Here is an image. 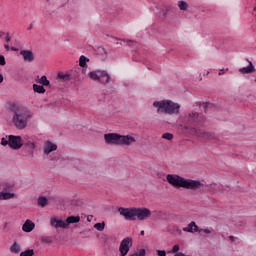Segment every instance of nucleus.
I'll return each mask as SVG.
<instances>
[{
    "label": "nucleus",
    "instance_id": "20",
    "mask_svg": "<svg viewBox=\"0 0 256 256\" xmlns=\"http://www.w3.org/2000/svg\"><path fill=\"white\" fill-rule=\"evenodd\" d=\"M178 7H179L180 11H188L189 3H187V1H185V0H179Z\"/></svg>",
    "mask_w": 256,
    "mask_h": 256
},
{
    "label": "nucleus",
    "instance_id": "31",
    "mask_svg": "<svg viewBox=\"0 0 256 256\" xmlns=\"http://www.w3.org/2000/svg\"><path fill=\"white\" fill-rule=\"evenodd\" d=\"M58 79H62V81H69V74H65V73H59L58 74Z\"/></svg>",
    "mask_w": 256,
    "mask_h": 256
},
{
    "label": "nucleus",
    "instance_id": "35",
    "mask_svg": "<svg viewBox=\"0 0 256 256\" xmlns=\"http://www.w3.org/2000/svg\"><path fill=\"white\" fill-rule=\"evenodd\" d=\"M161 15H162V17H167V15H169V9H163V10H161Z\"/></svg>",
    "mask_w": 256,
    "mask_h": 256
},
{
    "label": "nucleus",
    "instance_id": "2",
    "mask_svg": "<svg viewBox=\"0 0 256 256\" xmlns=\"http://www.w3.org/2000/svg\"><path fill=\"white\" fill-rule=\"evenodd\" d=\"M9 111L13 113L12 122L16 129H25L27 127V123H29V119L33 117L31 111L25 109V107L19 104H11L9 106Z\"/></svg>",
    "mask_w": 256,
    "mask_h": 256
},
{
    "label": "nucleus",
    "instance_id": "39",
    "mask_svg": "<svg viewBox=\"0 0 256 256\" xmlns=\"http://www.w3.org/2000/svg\"><path fill=\"white\" fill-rule=\"evenodd\" d=\"M199 233H206L207 235L211 234V231L209 229H198Z\"/></svg>",
    "mask_w": 256,
    "mask_h": 256
},
{
    "label": "nucleus",
    "instance_id": "1",
    "mask_svg": "<svg viewBox=\"0 0 256 256\" xmlns=\"http://www.w3.org/2000/svg\"><path fill=\"white\" fill-rule=\"evenodd\" d=\"M166 179L172 187L176 189H189L190 191H201L205 184L200 180L186 179L177 174H168Z\"/></svg>",
    "mask_w": 256,
    "mask_h": 256
},
{
    "label": "nucleus",
    "instance_id": "50",
    "mask_svg": "<svg viewBox=\"0 0 256 256\" xmlns=\"http://www.w3.org/2000/svg\"><path fill=\"white\" fill-rule=\"evenodd\" d=\"M32 27H33V26L31 25V26H30V29H31Z\"/></svg>",
    "mask_w": 256,
    "mask_h": 256
},
{
    "label": "nucleus",
    "instance_id": "18",
    "mask_svg": "<svg viewBox=\"0 0 256 256\" xmlns=\"http://www.w3.org/2000/svg\"><path fill=\"white\" fill-rule=\"evenodd\" d=\"M14 197H15V193L5 192V191L0 192V201H7L9 199H13Z\"/></svg>",
    "mask_w": 256,
    "mask_h": 256
},
{
    "label": "nucleus",
    "instance_id": "36",
    "mask_svg": "<svg viewBox=\"0 0 256 256\" xmlns=\"http://www.w3.org/2000/svg\"><path fill=\"white\" fill-rule=\"evenodd\" d=\"M41 241L42 243H52V240L49 237H42Z\"/></svg>",
    "mask_w": 256,
    "mask_h": 256
},
{
    "label": "nucleus",
    "instance_id": "10",
    "mask_svg": "<svg viewBox=\"0 0 256 256\" xmlns=\"http://www.w3.org/2000/svg\"><path fill=\"white\" fill-rule=\"evenodd\" d=\"M50 226L53 227V229H67L65 220H61L58 217L50 218Z\"/></svg>",
    "mask_w": 256,
    "mask_h": 256
},
{
    "label": "nucleus",
    "instance_id": "16",
    "mask_svg": "<svg viewBox=\"0 0 256 256\" xmlns=\"http://www.w3.org/2000/svg\"><path fill=\"white\" fill-rule=\"evenodd\" d=\"M53 151H57V145L51 142H47L43 149L44 155H49V153H53Z\"/></svg>",
    "mask_w": 256,
    "mask_h": 256
},
{
    "label": "nucleus",
    "instance_id": "43",
    "mask_svg": "<svg viewBox=\"0 0 256 256\" xmlns=\"http://www.w3.org/2000/svg\"><path fill=\"white\" fill-rule=\"evenodd\" d=\"M4 47H5L6 51H9V49H10L9 44H6Z\"/></svg>",
    "mask_w": 256,
    "mask_h": 256
},
{
    "label": "nucleus",
    "instance_id": "11",
    "mask_svg": "<svg viewBox=\"0 0 256 256\" xmlns=\"http://www.w3.org/2000/svg\"><path fill=\"white\" fill-rule=\"evenodd\" d=\"M20 55L26 63H33L35 61V54L31 50H21Z\"/></svg>",
    "mask_w": 256,
    "mask_h": 256
},
{
    "label": "nucleus",
    "instance_id": "21",
    "mask_svg": "<svg viewBox=\"0 0 256 256\" xmlns=\"http://www.w3.org/2000/svg\"><path fill=\"white\" fill-rule=\"evenodd\" d=\"M37 83L42 85V87H49V85H51V82L49 81V79H47V76L45 75L38 79Z\"/></svg>",
    "mask_w": 256,
    "mask_h": 256
},
{
    "label": "nucleus",
    "instance_id": "33",
    "mask_svg": "<svg viewBox=\"0 0 256 256\" xmlns=\"http://www.w3.org/2000/svg\"><path fill=\"white\" fill-rule=\"evenodd\" d=\"M26 146L28 147V149H35L36 147L35 142H31V141H28L26 143Z\"/></svg>",
    "mask_w": 256,
    "mask_h": 256
},
{
    "label": "nucleus",
    "instance_id": "12",
    "mask_svg": "<svg viewBox=\"0 0 256 256\" xmlns=\"http://www.w3.org/2000/svg\"><path fill=\"white\" fill-rule=\"evenodd\" d=\"M183 231H185L186 233H198L199 226H197V224L194 221H192L188 224L187 227L183 228Z\"/></svg>",
    "mask_w": 256,
    "mask_h": 256
},
{
    "label": "nucleus",
    "instance_id": "32",
    "mask_svg": "<svg viewBox=\"0 0 256 256\" xmlns=\"http://www.w3.org/2000/svg\"><path fill=\"white\" fill-rule=\"evenodd\" d=\"M1 145H2L3 147H7V145H9V136H8V140H7V138H5V137H3V138L1 139Z\"/></svg>",
    "mask_w": 256,
    "mask_h": 256
},
{
    "label": "nucleus",
    "instance_id": "44",
    "mask_svg": "<svg viewBox=\"0 0 256 256\" xmlns=\"http://www.w3.org/2000/svg\"><path fill=\"white\" fill-rule=\"evenodd\" d=\"M101 51H103V53H105V55H107V51L105 50V48H100Z\"/></svg>",
    "mask_w": 256,
    "mask_h": 256
},
{
    "label": "nucleus",
    "instance_id": "30",
    "mask_svg": "<svg viewBox=\"0 0 256 256\" xmlns=\"http://www.w3.org/2000/svg\"><path fill=\"white\" fill-rule=\"evenodd\" d=\"M162 139H166L167 141H173V134L166 132L162 135Z\"/></svg>",
    "mask_w": 256,
    "mask_h": 256
},
{
    "label": "nucleus",
    "instance_id": "3",
    "mask_svg": "<svg viewBox=\"0 0 256 256\" xmlns=\"http://www.w3.org/2000/svg\"><path fill=\"white\" fill-rule=\"evenodd\" d=\"M118 213L121 217H124L125 221H145L151 217V210L149 208L119 207Z\"/></svg>",
    "mask_w": 256,
    "mask_h": 256
},
{
    "label": "nucleus",
    "instance_id": "14",
    "mask_svg": "<svg viewBox=\"0 0 256 256\" xmlns=\"http://www.w3.org/2000/svg\"><path fill=\"white\" fill-rule=\"evenodd\" d=\"M239 73H242V75H247L249 73H255V66H253V62H249L248 66L240 68Z\"/></svg>",
    "mask_w": 256,
    "mask_h": 256
},
{
    "label": "nucleus",
    "instance_id": "46",
    "mask_svg": "<svg viewBox=\"0 0 256 256\" xmlns=\"http://www.w3.org/2000/svg\"><path fill=\"white\" fill-rule=\"evenodd\" d=\"M234 240H235V237L230 236V241H234Z\"/></svg>",
    "mask_w": 256,
    "mask_h": 256
},
{
    "label": "nucleus",
    "instance_id": "28",
    "mask_svg": "<svg viewBox=\"0 0 256 256\" xmlns=\"http://www.w3.org/2000/svg\"><path fill=\"white\" fill-rule=\"evenodd\" d=\"M94 229H96L97 231H104L105 230V222L96 223L94 225Z\"/></svg>",
    "mask_w": 256,
    "mask_h": 256
},
{
    "label": "nucleus",
    "instance_id": "19",
    "mask_svg": "<svg viewBox=\"0 0 256 256\" xmlns=\"http://www.w3.org/2000/svg\"><path fill=\"white\" fill-rule=\"evenodd\" d=\"M79 221H81V217L79 216H69L65 222H66V228L69 227V225H71V223H79Z\"/></svg>",
    "mask_w": 256,
    "mask_h": 256
},
{
    "label": "nucleus",
    "instance_id": "24",
    "mask_svg": "<svg viewBox=\"0 0 256 256\" xmlns=\"http://www.w3.org/2000/svg\"><path fill=\"white\" fill-rule=\"evenodd\" d=\"M48 203L47 197L45 196H40L38 198V205H40V207H45Z\"/></svg>",
    "mask_w": 256,
    "mask_h": 256
},
{
    "label": "nucleus",
    "instance_id": "34",
    "mask_svg": "<svg viewBox=\"0 0 256 256\" xmlns=\"http://www.w3.org/2000/svg\"><path fill=\"white\" fill-rule=\"evenodd\" d=\"M0 65L5 66L7 65V62L5 61V56L0 55Z\"/></svg>",
    "mask_w": 256,
    "mask_h": 256
},
{
    "label": "nucleus",
    "instance_id": "47",
    "mask_svg": "<svg viewBox=\"0 0 256 256\" xmlns=\"http://www.w3.org/2000/svg\"><path fill=\"white\" fill-rule=\"evenodd\" d=\"M140 235H145V231L142 230V231L140 232Z\"/></svg>",
    "mask_w": 256,
    "mask_h": 256
},
{
    "label": "nucleus",
    "instance_id": "27",
    "mask_svg": "<svg viewBox=\"0 0 256 256\" xmlns=\"http://www.w3.org/2000/svg\"><path fill=\"white\" fill-rule=\"evenodd\" d=\"M35 255V251L33 249H27L20 253V256H33Z\"/></svg>",
    "mask_w": 256,
    "mask_h": 256
},
{
    "label": "nucleus",
    "instance_id": "48",
    "mask_svg": "<svg viewBox=\"0 0 256 256\" xmlns=\"http://www.w3.org/2000/svg\"><path fill=\"white\" fill-rule=\"evenodd\" d=\"M253 11H255V12H256V6L254 7Z\"/></svg>",
    "mask_w": 256,
    "mask_h": 256
},
{
    "label": "nucleus",
    "instance_id": "5",
    "mask_svg": "<svg viewBox=\"0 0 256 256\" xmlns=\"http://www.w3.org/2000/svg\"><path fill=\"white\" fill-rule=\"evenodd\" d=\"M104 141L107 145H123L129 147L137 142V139L131 135H121L118 133H108L104 135Z\"/></svg>",
    "mask_w": 256,
    "mask_h": 256
},
{
    "label": "nucleus",
    "instance_id": "37",
    "mask_svg": "<svg viewBox=\"0 0 256 256\" xmlns=\"http://www.w3.org/2000/svg\"><path fill=\"white\" fill-rule=\"evenodd\" d=\"M179 249H180L179 244L174 245L172 248V253H177L179 251Z\"/></svg>",
    "mask_w": 256,
    "mask_h": 256
},
{
    "label": "nucleus",
    "instance_id": "23",
    "mask_svg": "<svg viewBox=\"0 0 256 256\" xmlns=\"http://www.w3.org/2000/svg\"><path fill=\"white\" fill-rule=\"evenodd\" d=\"M33 91L35 93L43 94V93H45L46 90H45V87L42 85L33 84Z\"/></svg>",
    "mask_w": 256,
    "mask_h": 256
},
{
    "label": "nucleus",
    "instance_id": "17",
    "mask_svg": "<svg viewBox=\"0 0 256 256\" xmlns=\"http://www.w3.org/2000/svg\"><path fill=\"white\" fill-rule=\"evenodd\" d=\"M101 70H94L88 73V77L89 79H91L92 81H96L97 83H99V79L101 77Z\"/></svg>",
    "mask_w": 256,
    "mask_h": 256
},
{
    "label": "nucleus",
    "instance_id": "22",
    "mask_svg": "<svg viewBox=\"0 0 256 256\" xmlns=\"http://www.w3.org/2000/svg\"><path fill=\"white\" fill-rule=\"evenodd\" d=\"M87 63H89V58L85 57V56H80L79 59V65L80 67H83V69H86L87 67Z\"/></svg>",
    "mask_w": 256,
    "mask_h": 256
},
{
    "label": "nucleus",
    "instance_id": "9",
    "mask_svg": "<svg viewBox=\"0 0 256 256\" xmlns=\"http://www.w3.org/2000/svg\"><path fill=\"white\" fill-rule=\"evenodd\" d=\"M10 149L18 150L23 147V138L21 136L9 135Z\"/></svg>",
    "mask_w": 256,
    "mask_h": 256
},
{
    "label": "nucleus",
    "instance_id": "29",
    "mask_svg": "<svg viewBox=\"0 0 256 256\" xmlns=\"http://www.w3.org/2000/svg\"><path fill=\"white\" fill-rule=\"evenodd\" d=\"M146 254H147V251L145 250V248H142L138 252L130 254L129 256H145Z\"/></svg>",
    "mask_w": 256,
    "mask_h": 256
},
{
    "label": "nucleus",
    "instance_id": "6",
    "mask_svg": "<svg viewBox=\"0 0 256 256\" xmlns=\"http://www.w3.org/2000/svg\"><path fill=\"white\" fill-rule=\"evenodd\" d=\"M182 120L187 125H193L194 127L200 126L203 127L205 125V121L207 119L203 114H199V112L189 111L183 117Z\"/></svg>",
    "mask_w": 256,
    "mask_h": 256
},
{
    "label": "nucleus",
    "instance_id": "4",
    "mask_svg": "<svg viewBox=\"0 0 256 256\" xmlns=\"http://www.w3.org/2000/svg\"><path fill=\"white\" fill-rule=\"evenodd\" d=\"M153 106L159 115H179L181 111V105L172 100L155 101Z\"/></svg>",
    "mask_w": 256,
    "mask_h": 256
},
{
    "label": "nucleus",
    "instance_id": "49",
    "mask_svg": "<svg viewBox=\"0 0 256 256\" xmlns=\"http://www.w3.org/2000/svg\"><path fill=\"white\" fill-rule=\"evenodd\" d=\"M83 73H85V69H82Z\"/></svg>",
    "mask_w": 256,
    "mask_h": 256
},
{
    "label": "nucleus",
    "instance_id": "45",
    "mask_svg": "<svg viewBox=\"0 0 256 256\" xmlns=\"http://www.w3.org/2000/svg\"><path fill=\"white\" fill-rule=\"evenodd\" d=\"M3 74L0 73V83L3 81Z\"/></svg>",
    "mask_w": 256,
    "mask_h": 256
},
{
    "label": "nucleus",
    "instance_id": "41",
    "mask_svg": "<svg viewBox=\"0 0 256 256\" xmlns=\"http://www.w3.org/2000/svg\"><path fill=\"white\" fill-rule=\"evenodd\" d=\"M200 107H202L204 110L207 109V107H209L208 103H202L200 104Z\"/></svg>",
    "mask_w": 256,
    "mask_h": 256
},
{
    "label": "nucleus",
    "instance_id": "8",
    "mask_svg": "<svg viewBox=\"0 0 256 256\" xmlns=\"http://www.w3.org/2000/svg\"><path fill=\"white\" fill-rule=\"evenodd\" d=\"M133 247V238L126 237L120 242L119 251L120 256H126Z\"/></svg>",
    "mask_w": 256,
    "mask_h": 256
},
{
    "label": "nucleus",
    "instance_id": "38",
    "mask_svg": "<svg viewBox=\"0 0 256 256\" xmlns=\"http://www.w3.org/2000/svg\"><path fill=\"white\" fill-rule=\"evenodd\" d=\"M227 71H229V68L220 69L218 75L221 76V75H223L224 73H227Z\"/></svg>",
    "mask_w": 256,
    "mask_h": 256
},
{
    "label": "nucleus",
    "instance_id": "40",
    "mask_svg": "<svg viewBox=\"0 0 256 256\" xmlns=\"http://www.w3.org/2000/svg\"><path fill=\"white\" fill-rule=\"evenodd\" d=\"M157 253L159 256H167V252L165 250H158Z\"/></svg>",
    "mask_w": 256,
    "mask_h": 256
},
{
    "label": "nucleus",
    "instance_id": "15",
    "mask_svg": "<svg viewBox=\"0 0 256 256\" xmlns=\"http://www.w3.org/2000/svg\"><path fill=\"white\" fill-rule=\"evenodd\" d=\"M111 81V76L107 71H102L100 74V79L98 80V83H101L102 85H107Z\"/></svg>",
    "mask_w": 256,
    "mask_h": 256
},
{
    "label": "nucleus",
    "instance_id": "42",
    "mask_svg": "<svg viewBox=\"0 0 256 256\" xmlns=\"http://www.w3.org/2000/svg\"><path fill=\"white\" fill-rule=\"evenodd\" d=\"M9 41H11V37H9V35L6 36V42L9 43Z\"/></svg>",
    "mask_w": 256,
    "mask_h": 256
},
{
    "label": "nucleus",
    "instance_id": "26",
    "mask_svg": "<svg viewBox=\"0 0 256 256\" xmlns=\"http://www.w3.org/2000/svg\"><path fill=\"white\" fill-rule=\"evenodd\" d=\"M123 43H126L127 45H129L130 47L132 45H137V42L132 41V40H120L119 42H117V45H123Z\"/></svg>",
    "mask_w": 256,
    "mask_h": 256
},
{
    "label": "nucleus",
    "instance_id": "7",
    "mask_svg": "<svg viewBox=\"0 0 256 256\" xmlns=\"http://www.w3.org/2000/svg\"><path fill=\"white\" fill-rule=\"evenodd\" d=\"M181 131L187 135H193L194 137H201L202 139H211L213 134L205 132L202 129L191 127L189 125L180 124Z\"/></svg>",
    "mask_w": 256,
    "mask_h": 256
},
{
    "label": "nucleus",
    "instance_id": "13",
    "mask_svg": "<svg viewBox=\"0 0 256 256\" xmlns=\"http://www.w3.org/2000/svg\"><path fill=\"white\" fill-rule=\"evenodd\" d=\"M33 229H35V223L31 220H26L22 226V230L24 231V233H31Z\"/></svg>",
    "mask_w": 256,
    "mask_h": 256
},
{
    "label": "nucleus",
    "instance_id": "25",
    "mask_svg": "<svg viewBox=\"0 0 256 256\" xmlns=\"http://www.w3.org/2000/svg\"><path fill=\"white\" fill-rule=\"evenodd\" d=\"M10 251L12 253H19L21 251V246L19 244H17V242H14L10 248Z\"/></svg>",
    "mask_w": 256,
    "mask_h": 256
}]
</instances>
